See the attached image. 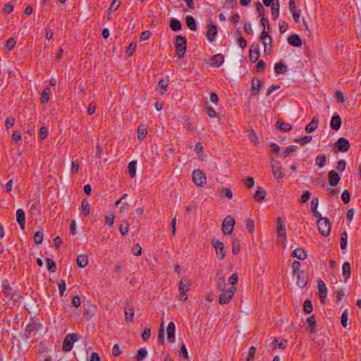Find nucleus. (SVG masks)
Masks as SVG:
<instances>
[{
	"label": "nucleus",
	"instance_id": "15",
	"mask_svg": "<svg viewBox=\"0 0 361 361\" xmlns=\"http://www.w3.org/2000/svg\"><path fill=\"white\" fill-rule=\"evenodd\" d=\"M27 207L29 208L28 211L31 214H38L40 212L39 201L30 200L27 203Z\"/></svg>",
	"mask_w": 361,
	"mask_h": 361
},
{
	"label": "nucleus",
	"instance_id": "13",
	"mask_svg": "<svg viewBox=\"0 0 361 361\" xmlns=\"http://www.w3.org/2000/svg\"><path fill=\"white\" fill-rule=\"evenodd\" d=\"M224 61V57L221 54H217L214 55L209 62V63L214 67H219L221 64H223Z\"/></svg>",
	"mask_w": 361,
	"mask_h": 361
},
{
	"label": "nucleus",
	"instance_id": "38",
	"mask_svg": "<svg viewBox=\"0 0 361 361\" xmlns=\"http://www.w3.org/2000/svg\"><path fill=\"white\" fill-rule=\"evenodd\" d=\"M82 213L86 216L90 214V205L86 199H84L81 203Z\"/></svg>",
	"mask_w": 361,
	"mask_h": 361
},
{
	"label": "nucleus",
	"instance_id": "12",
	"mask_svg": "<svg viewBox=\"0 0 361 361\" xmlns=\"http://www.w3.org/2000/svg\"><path fill=\"white\" fill-rule=\"evenodd\" d=\"M175 329L176 326L173 322H169L166 329L167 333V340L170 343H173L175 341Z\"/></svg>",
	"mask_w": 361,
	"mask_h": 361
},
{
	"label": "nucleus",
	"instance_id": "11",
	"mask_svg": "<svg viewBox=\"0 0 361 361\" xmlns=\"http://www.w3.org/2000/svg\"><path fill=\"white\" fill-rule=\"evenodd\" d=\"M297 274V285L300 288H304L308 281L307 276L304 273V271H300Z\"/></svg>",
	"mask_w": 361,
	"mask_h": 361
},
{
	"label": "nucleus",
	"instance_id": "1",
	"mask_svg": "<svg viewBox=\"0 0 361 361\" xmlns=\"http://www.w3.org/2000/svg\"><path fill=\"white\" fill-rule=\"evenodd\" d=\"M261 23L262 26L264 27V31L262 32L260 35V39L262 42L263 45L271 44V37L268 35L266 31V29L269 30V24L267 18H265L264 16L261 17Z\"/></svg>",
	"mask_w": 361,
	"mask_h": 361
},
{
	"label": "nucleus",
	"instance_id": "43",
	"mask_svg": "<svg viewBox=\"0 0 361 361\" xmlns=\"http://www.w3.org/2000/svg\"><path fill=\"white\" fill-rule=\"evenodd\" d=\"M205 111L207 113V114L211 117V118H215L216 117V111L214 110V108H212L208 103V102H207L205 103Z\"/></svg>",
	"mask_w": 361,
	"mask_h": 361
},
{
	"label": "nucleus",
	"instance_id": "41",
	"mask_svg": "<svg viewBox=\"0 0 361 361\" xmlns=\"http://www.w3.org/2000/svg\"><path fill=\"white\" fill-rule=\"evenodd\" d=\"M272 344L275 348H279L280 349H284L288 345V341L286 339H283L279 342L277 339L275 338L273 341Z\"/></svg>",
	"mask_w": 361,
	"mask_h": 361
},
{
	"label": "nucleus",
	"instance_id": "30",
	"mask_svg": "<svg viewBox=\"0 0 361 361\" xmlns=\"http://www.w3.org/2000/svg\"><path fill=\"white\" fill-rule=\"evenodd\" d=\"M271 172H272L274 178L276 179H277L278 180L280 178H283L285 177V172H284L283 168L282 166H281L279 168H276L274 166V169L271 170Z\"/></svg>",
	"mask_w": 361,
	"mask_h": 361
},
{
	"label": "nucleus",
	"instance_id": "60",
	"mask_svg": "<svg viewBox=\"0 0 361 361\" xmlns=\"http://www.w3.org/2000/svg\"><path fill=\"white\" fill-rule=\"evenodd\" d=\"M256 10L257 11L259 16L260 17H263L265 15V9L263 7L262 4L260 2H257L255 4Z\"/></svg>",
	"mask_w": 361,
	"mask_h": 361
},
{
	"label": "nucleus",
	"instance_id": "57",
	"mask_svg": "<svg viewBox=\"0 0 361 361\" xmlns=\"http://www.w3.org/2000/svg\"><path fill=\"white\" fill-rule=\"evenodd\" d=\"M226 283L225 279L223 277H219L217 280V288L221 290H225Z\"/></svg>",
	"mask_w": 361,
	"mask_h": 361
},
{
	"label": "nucleus",
	"instance_id": "18",
	"mask_svg": "<svg viewBox=\"0 0 361 361\" xmlns=\"http://www.w3.org/2000/svg\"><path fill=\"white\" fill-rule=\"evenodd\" d=\"M341 126V118L338 115H334L331 119L330 126L334 130H338Z\"/></svg>",
	"mask_w": 361,
	"mask_h": 361
},
{
	"label": "nucleus",
	"instance_id": "32",
	"mask_svg": "<svg viewBox=\"0 0 361 361\" xmlns=\"http://www.w3.org/2000/svg\"><path fill=\"white\" fill-rule=\"evenodd\" d=\"M170 27L173 31L178 32L181 30L182 24L178 19L173 18L171 20Z\"/></svg>",
	"mask_w": 361,
	"mask_h": 361
},
{
	"label": "nucleus",
	"instance_id": "16",
	"mask_svg": "<svg viewBox=\"0 0 361 361\" xmlns=\"http://www.w3.org/2000/svg\"><path fill=\"white\" fill-rule=\"evenodd\" d=\"M16 221L18 223L21 229L25 228V212L22 209H18L16 211Z\"/></svg>",
	"mask_w": 361,
	"mask_h": 361
},
{
	"label": "nucleus",
	"instance_id": "54",
	"mask_svg": "<svg viewBox=\"0 0 361 361\" xmlns=\"http://www.w3.org/2000/svg\"><path fill=\"white\" fill-rule=\"evenodd\" d=\"M296 148H297V146H295V145H290V146L287 147L285 149V150L283 152V157H288L290 156L295 151Z\"/></svg>",
	"mask_w": 361,
	"mask_h": 361
},
{
	"label": "nucleus",
	"instance_id": "20",
	"mask_svg": "<svg viewBox=\"0 0 361 361\" xmlns=\"http://www.w3.org/2000/svg\"><path fill=\"white\" fill-rule=\"evenodd\" d=\"M216 33L217 27L214 24L209 25L207 32V37L210 42L214 41Z\"/></svg>",
	"mask_w": 361,
	"mask_h": 361
},
{
	"label": "nucleus",
	"instance_id": "58",
	"mask_svg": "<svg viewBox=\"0 0 361 361\" xmlns=\"http://www.w3.org/2000/svg\"><path fill=\"white\" fill-rule=\"evenodd\" d=\"M238 281V276L236 273L233 274L228 278V283L231 285V287H235V286L237 284Z\"/></svg>",
	"mask_w": 361,
	"mask_h": 361
},
{
	"label": "nucleus",
	"instance_id": "27",
	"mask_svg": "<svg viewBox=\"0 0 361 361\" xmlns=\"http://www.w3.org/2000/svg\"><path fill=\"white\" fill-rule=\"evenodd\" d=\"M266 193V191L262 187H258L254 195L255 200L256 202L262 201L265 198Z\"/></svg>",
	"mask_w": 361,
	"mask_h": 361
},
{
	"label": "nucleus",
	"instance_id": "31",
	"mask_svg": "<svg viewBox=\"0 0 361 361\" xmlns=\"http://www.w3.org/2000/svg\"><path fill=\"white\" fill-rule=\"evenodd\" d=\"M290 45H302V40L298 35H292L288 37Z\"/></svg>",
	"mask_w": 361,
	"mask_h": 361
},
{
	"label": "nucleus",
	"instance_id": "29",
	"mask_svg": "<svg viewBox=\"0 0 361 361\" xmlns=\"http://www.w3.org/2000/svg\"><path fill=\"white\" fill-rule=\"evenodd\" d=\"M77 265L80 268H85L88 263V257L86 255H79L76 260Z\"/></svg>",
	"mask_w": 361,
	"mask_h": 361
},
{
	"label": "nucleus",
	"instance_id": "10",
	"mask_svg": "<svg viewBox=\"0 0 361 361\" xmlns=\"http://www.w3.org/2000/svg\"><path fill=\"white\" fill-rule=\"evenodd\" d=\"M318 285V291L319 294V298L321 300L322 303H325V300L327 296V288L324 282L322 280H319L317 282Z\"/></svg>",
	"mask_w": 361,
	"mask_h": 361
},
{
	"label": "nucleus",
	"instance_id": "42",
	"mask_svg": "<svg viewBox=\"0 0 361 361\" xmlns=\"http://www.w3.org/2000/svg\"><path fill=\"white\" fill-rule=\"evenodd\" d=\"M279 7L280 6L278 0L271 6L272 17L274 20H276L279 16Z\"/></svg>",
	"mask_w": 361,
	"mask_h": 361
},
{
	"label": "nucleus",
	"instance_id": "51",
	"mask_svg": "<svg viewBox=\"0 0 361 361\" xmlns=\"http://www.w3.org/2000/svg\"><path fill=\"white\" fill-rule=\"evenodd\" d=\"M129 224L126 221H123L120 225V232L121 235H126L128 233Z\"/></svg>",
	"mask_w": 361,
	"mask_h": 361
},
{
	"label": "nucleus",
	"instance_id": "50",
	"mask_svg": "<svg viewBox=\"0 0 361 361\" xmlns=\"http://www.w3.org/2000/svg\"><path fill=\"white\" fill-rule=\"evenodd\" d=\"M44 238L43 230L38 231L35 233L34 236V241L36 244H40L42 243Z\"/></svg>",
	"mask_w": 361,
	"mask_h": 361
},
{
	"label": "nucleus",
	"instance_id": "25",
	"mask_svg": "<svg viewBox=\"0 0 361 361\" xmlns=\"http://www.w3.org/2000/svg\"><path fill=\"white\" fill-rule=\"evenodd\" d=\"M259 47H250V59L252 62H255L259 57Z\"/></svg>",
	"mask_w": 361,
	"mask_h": 361
},
{
	"label": "nucleus",
	"instance_id": "61",
	"mask_svg": "<svg viewBox=\"0 0 361 361\" xmlns=\"http://www.w3.org/2000/svg\"><path fill=\"white\" fill-rule=\"evenodd\" d=\"M255 353L256 348L254 346L250 347L247 357V361H253Z\"/></svg>",
	"mask_w": 361,
	"mask_h": 361
},
{
	"label": "nucleus",
	"instance_id": "33",
	"mask_svg": "<svg viewBox=\"0 0 361 361\" xmlns=\"http://www.w3.org/2000/svg\"><path fill=\"white\" fill-rule=\"evenodd\" d=\"M164 321L162 320L160 324V327L158 332V336H157V341L158 343L164 345L165 340H164Z\"/></svg>",
	"mask_w": 361,
	"mask_h": 361
},
{
	"label": "nucleus",
	"instance_id": "49",
	"mask_svg": "<svg viewBox=\"0 0 361 361\" xmlns=\"http://www.w3.org/2000/svg\"><path fill=\"white\" fill-rule=\"evenodd\" d=\"M312 139V136L311 135H305L303 137L301 138H296L293 141L295 142H298L301 144L302 145H304L308 142H310Z\"/></svg>",
	"mask_w": 361,
	"mask_h": 361
},
{
	"label": "nucleus",
	"instance_id": "47",
	"mask_svg": "<svg viewBox=\"0 0 361 361\" xmlns=\"http://www.w3.org/2000/svg\"><path fill=\"white\" fill-rule=\"evenodd\" d=\"M245 227L246 229L248 230L249 233H253L255 231V223L254 221L251 219H247L245 220Z\"/></svg>",
	"mask_w": 361,
	"mask_h": 361
},
{
	"label": "nucleus",
	"instance_id": "17",
	"mask_svg": "<svg viewBox=\"0 0 361 361\" xmlns=\"http://www.w3.org/2000/svg\"><path fill=\"white\" fill-rule=\"evenodd\" d=\"M276 126L282 132H289L293 128V126L291 124L285 123L282 119H279L276 121Z\"/></svg>",
	"mask_w": 361,
	"mask_h": 361
},
{
	"label": "nucleus",
	"instance_id": "35",
	"mask_svg": "<svg viewBox=\"0 0 361 361\" xmlns=\"http://www.w3.org/2000/svg\"><path fill=\"white\" fill-rule=\"evenodd\" d=\"M248 137L250 140L254 143L255 145H257L259 143V139L257 133L253 129L247 130Z\"/></svg>",
	"mask_w": 361,
	"mask_h": 361
},
{
	"label": "nucleus",
	"instance_id": "63",
	"mask_svg": "<svg viewBox=\"0 0 361 361\" xmlns=\"http://www.w3.org/2000/svg\"><path fill=\"white\" fill-rule=\"evenodd\" d=\"M120 4L121 3L118 0H113L109 7L111 13L115 12L118 8Z\"/></svg>",
	"mask_w": 361,
	"mask_h": 361
},
{
	"label": "nucleus",
	"instance_id": "55",
	"mask_svg": "<svg viewBox=\"0 0 361 361\" xmlns=\"http://www.w3.org/2000/svg\"><path fill=\"white\" fill-rule=\"evenodd\" d=\"M147 355V351L145 348H140L138 350L136 360L137 361H142Z\"/></svg>",
	"mask_w": 361,
	"mask_h": 361
},
{
	"label": "nucleus",
	"instance_id": "23",
	"mask_svg": "<svg viewBox=\"0 0 361 361\" xmlns=\"http://www.w3.org/2000/svg\"><path fill=\"white\" fill-rule=\"evenodd\" d=\"M292 256L300 260H304L307 257L305 251L300 247L294 250L292 252Z\"/></svg>",
	"mask_w": 361,
	"mask_h": 361
},
{
	"label": "nucleus",
	"instance_id": "36",
	"mask_svg": "<svg viewBox=\"0 0 361 361\" xmlns=\"http://www.w3.org/2000/svg\"><path fill=\"white\" fill-rule=\"evenodd\" d=\"M220 195L223 197L231 200L233 197V192L230 188H222L220 190Z\"/></svg>",
	"mask_w": 361,
	"mask_h": 361
},
{
	"label": "nucleus",
	"instance_id": "24",
	"mask_svg": "<svg viewBox=\"0 0 361 361\" xmlns=\"http://www.w3.org/2000/svg\"><path fill=\"white\" fill-rule=\"evenodd\" d=\"M318 123H319L318 118L316 117H314L312 118V121L306 126V127L305 128V132L307 133H310L313 132L314 130H315L316 128H317Z\"/></svg>",
	"mask_w": 361,
	"mask_h": 361
},
{
	"label": "nucleus",
	"instance_id": "64",
	"mask_svg": "<svg viewBox=\"0 0 361 361\" xmlns=\"http://www.w3.org/2000/svg\"><path fill=\"white\" fill-rule=\"evenodd\" d=\"M187 39L185 37L178 35L174 45H186Z\"/></svg>",
	"mask_w": 361,
	"mask_h": 361
},
{
	"label": "nucleus",
	"instance_id": "37",
	"mask_svg": "<svg viewBox=\"0 0 361 361\" xmlns=\"http://www.w3.org/2000/svg\"><path fill=\"white\" fill-rule=\"evenodd\" d=\"M326 161V157L325 154H319L316 157L315 164L319 168H322Z\"/></svg>",
	"mask_w": 361,
	"mask_h": 361
},
{
	"label": "nucleus",
	"instance_id": "4",
	"mask_svg": "<svg viewBox=\"0 0 361 361\" xmlns=\"http://www.w3.org/2000/svg\"><path fill=\"white\" fill-rule=\"evenodd\" d=\"M192 180L194 183L199 187L203 186L207 183V178L202 170L196 169L192 172Z\"/></svg>",
	"mask_w": 361,
	"mask_h": 361
},
{
	"label": "nucleus",
	"instance_id": "56",
	"mask_svg": "<svg viewBox=\"0 0 361 361\" xmlns=\"http://www.w3.org/2000/svg\"><path fill=\"white\" fill-rule=\"evenodd\" d=\"M158 87L161 90V93L163 94L164 92L166 91L168 87V81L164 79H161L159 81Z\"/></svg>",
	"mask_w": 361,
	"mask_h": 361
},
{
	"label": "nucleus",
	"instance_id": "28",
	"mask_svg": "<svg viewBox=\"0 0 361 361\" xmlns=\"http://www.w3.org/2000/svg\"><path fill=\"white\" fill-rule=\"evenodd\" d=\"M185 23L190 30L192 31L197 30L196 20L192 16H187L185 17Z\"/></svg>",
	"mask_w": 361,
	"mask_h": 361
},
{
	"label": "nucleus",
	"instance_id": "40",
	"mask_svg": "<svg viewBox=\"0 0 361 361\" xmlns=\"http://www.w3.org/2000/svg\"><path fill=\"white\" fill-rule=\"evenodd\" d=\"M348 245V233L346 231L341 233V240H340V245L342 250H345L347 247Z\"/></svg>",
	"mask_w": 361,
	"mask_h": 361
},
{
	"label": "nucleus",
	"instance_id": "14",
	"mask_svg": "<svg viewBox=\"0 0 361 361\" xmlns=\"http://www.w3.org/2000/svg\"><path fill=\"white\" fill-rule=\"evenodd\" d=\"M328 178H329V184L331 186L337 185L341 180V177L339 176L338 173L333 170H331L329 172Z\"/></svg>",
	"mask_w": 361,
	"mask_h": 361
},
{
	"label": "nucleus",
	"instance_id": "5",
	"mask_svg": "<svg viewBox=\"0 0 361 361\" xmlns=\"http://www.w3.org/2000/svg\"><path fill=\"white\" fill-rule=\"evenodd\" d=\"M319 231L323 236H327L330 233L331 225L329 219L324 218L317 221Z\"/></svg>",
	"mask_w": 361,
	"mask_h": 361
},
{
	"label": "nucleus",
	"instance_id": "46",
	"mask_svg": "<svg viewBox=\"0 0 361 361\" xmlns=\"http://www.w3.org/2000/svg\"><path fill=\"white\" fill-rule=\"evenodd\" d=\"M46 261H47V269L50 272H52V273L56 272V267L55 262L53 259H50V258H47Z\"/></svg>",
	"mask_w": 361,
	"mask_h": 361
},
{
	"label": "nucleus",
	"instance_id": "19",
	"mask_svg": "<svg viewBox=\"0 0 361 361\" xmlns=\"http://www.w3.org/2000/svg\"><path fill=\"white\" fill-rule=\"evenodd\" d=\"M263 82L259 79L253 78L252 81V94L257 95L259 94V90L262 86Z\"/></svg>",
	"mask_w": 361,
	"mask_h": 361
},
{
	"label": "nucleus",
	"instance_id": "53",
	"mask_svg": "<svg viewBox=\"0 0 361 361\" xmlns=\"http://www.w3.org/2000/svg\"><path fill=\"white\" fill-rule=\"evenodd\" d=\"M303 311L307 314H310L312 312V302L308 299L304 302Z\"/></svg>",
	"mask_w": 361,
	"mask_h": 361
},
{
	"label": "nucleus",
	"instance_id": "8",
	"mask_svg": "<svg viewBox=\"0 0 361 361\" xmlns=\"http://www.w3.org/2000/svg\"><path fill=\"white\" fill-rule=\"evenodd\" d=\"M211 244L215 248L217 258L219 259H223L226 255L224 243L219 240H212Z\"/></svg>",
	"mask_w": 361,
	"mask_h": 361
},
{
	"label": "nucleus",
	"instance_id": "52",
	"mask_svg": "<svg viewBox=\"0 0 361 361\" xmlns=\"http://www.w3.org/2000/svg\"><path fill=\"white\" fill-rule=\"evenodd\" d=\"M176 47V56L178 59H182L186 51L187 47Z\"/></svg>",
	"mask_w": 361,
	"mask_h": 361
},
{
	"label": "nucleus",
	"instance_id": "62",
	"mask_svg": "<svg viewBox=\"0 0 361 361\" xmlns=\"http://www.w3.org/2000/svg\"><path fill=\"white\" fill-rule=\"evenodd\" d=\"M341 198L343 202L345 204H347L350 202V195L348 190H345L341 195Z\"/></svg>",
	"mask_w": 361,
	"mask_h": 361
},
{
	"label": "nucleus",
	"instance_id": "22",
	"mask_svg": "<svg viewBox=\"0 0 361 361\" xmlns=\"http://www.w3.org/2000/svg\"><path fill=\"white\" fill-rule=\"evenodd\" d=\"M342 274L345 279V281L350 279L351 274V267L349 262H345L343 264Z\"/></svg>",
	"mask_w": 361,
	"mask_h": 361
},
{
	"label": "nucleus",
	"instance_id": "45",
	"mask_svg": "<svg viewBox=\"0 0 361 361\" xmlns=\"http://www.w3.org/2000/svg\"><path fill=\"white\" fill-rule=\"evenodd\" d=\"M147 133V128L145 126H139L137 129V137L139 140H142Z\"/></svg>",
	"mask_w": 361,
	"mask_h": 361
},
{
	"label": "nucleus",
	"instance_id": "21",
	"mask_svg": "<svg viewBox=\"0 0 361 361\" xmlns=\"http://www.w3.org/2000/svg\"><path fill=\"white\" fill-rule=\"evenodd\" d=\"M190 285V281L188 278L182 279L178 285L180 293L188 292L189 290Z\"/></svg>",
	"mask_w": 361,
	"mask_h": 361
},
{
	"label": "nucleus",
	"instance_id": "48",
	"mask_svg": "<svg viewBox=\"0 0 361 361\" xmlns=\"http://www.w3.org/2000/svg\"><path fill=\"white\" fill-rule=\"evenodd\" d=\"M240 245L239 240L238 239H234L233 240L232 244V252L233 255H236L240 252Z\"/></svg>",
	"mask_w": 361,
	"mask_h": 361
},
{
	"label": "nucleus",
	"instance_id": "3",
	"mask_svg": "<svg viewBox=\"0 0 361 361\" xmlns=\"http://www.w3.org/2000/svg\"><path fill=\"white\" fill-rule=\"evenodd\" d=\"M237 288L236 287H231L227 290H223L219 297V302L221 305L228 303L233 297Z\"/></svg>",
	"mask_w": 361,
	"mask_h": 361
},
{
	"label": "nucleus",
	"instance_id": "7",
	"mask_svg": "<svg viewBox=\"0 0 361 361\" xmlns=\"http://www.w3.org/2000/svg\"><path fill=\"white\" fill-rule=\"evenodd\" d=\"M276 233L278 238L280 240H286V227L283 222L281 217H278L276 219Z\"/></svg>",
	"mask_w": 361,
	"mask_h": 361
},
{
	"label": "nucleus",
	"instance_id": "6",
	"mask_svg": "<svg viewBox=\"0 0 361 361\" xmlns=\"http://www.w3.org/2000/svg\"><path fill=\"white\" fill-rule=\"evenodd\" d=\"M77 340L78 337L75 334L73 333L66 335L63 342V350L64 351H70L73 348V344Z\"/></svg>",
	"mask_w": 361,
	"mask_h": 361
},
{
	"label": "nucleus",
	"instance_id": "9",
	"mask_svg": "<svg viewBox=\"0 0 361 361\" xmlns=\"http://www.w3.org/2000/svg\"><path fill=\"white\" fill-rule=\"evenodd\" d=\"M336 146L339 152H346L349 149L350 145L349 141L347 139L344 137H340L336 142Z\"/></svg>",
	"mask_w": 361,
	"mask_h": 361
},
{
	"label": "nucleus",
	"instance_id": "59",
	"mask_svg": "<svg viewBox=\"0 0 361 361\" xmlns=\"http://www.w3.org/2000/svg\"><path fill=\"white\" fill-rule=\"evenodd\" d=\"M348 320V310H344V312L342 313V315H341V324L344 328H345L347 326Z\"/></svg>",
	"mask_w": 361,
	"mask_h": 361
},
{
	"label": "nucleus",
	"instance_id": "44",
	"mask_svg": "<svg viewBox=\"0 0 361 361\" xmlns=\"http://www.w3.org/2000/svg\"><path fill=\"white\" fill-rule=\"evenodd\" d=\"M286 66L283 63L279 62V63H277L275 64L274 71L276 73L283 74L286 72Z\"/></svg>",
	"mask_w": 361,
	"mask_h": 361
},
{
	"label": "nucleus",
	"instance_id": "39",
	"mask_svg": "<svg viewBox=\"0 0 361 361\" xmlns=\"http://www.w3.org/2000/svg\"><path fill=\"white\" fill-rule=\"evenodd\" d=\"M136 161H132L128 165V174L131 178H134L136 175Z\"/></svg>",
	"mask_w": 361,
	"mask_h": 361
},
{
	"label": "nucleus",
	"instance_id": "26",
	"mask_svg": "<svg viewBox=\"0 0 361 361\" xmlns=\"http://www.w3.org/2000/svg\"><path fill=\"white\" fill-rule=\"evenodd\" d=\"M307 330L310 331V334H314L315 332V326H316V320L314 315H312L311 317L307 319Z\"/></svg>",
	"mask_w": 361,
	"mask_h": 361
},
{
	"label": "nucleus",
	"instance_id": "2",
	"mask_svg": "<svg viewBox=\"0 0 361 361\" xmlns=\"http://www.w3.org/2000/svg\"><path fill=\"white\" fill-rule=\"evenodd\" d=\"M235 220L231 216H227L223 221L221 224L222 232L225 235H230L233 231L235 226Z\"/></svg>",
	"mask_w": 361,
	"mask_h": 361
},
{
	"label": "nucleus",
	"instance_id": "34",
	"mask_svg": "<svg viewBox=\"0 0 361 361\" xmlns=\"http://www.w3.org/2000/svg\"><path fill=\"white\" fill-rule=\"evenodd\" d=\"M134 317V309L133 307L125 309V319L126 322H132Z\"/></svg>",
	"mask_w": 361,
	"mask_h": 361
}]
</instances>
